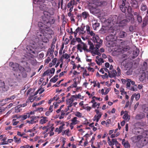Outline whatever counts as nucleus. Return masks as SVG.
<instances>
[{
  "instance_id": "nucleus-51",
  "label": "nucleus",
  "mask_w": 148,
  "mask_h": 148,
  "mask_svg": "<svg viewBox=\"0 0 148 148\" xmlns=\"http://www.w3.org/2000/svg\"><path fill=\"white\" fill-rule=\"evenodd\" d=\"M134 96L135 97L136 100V101H138L140 98V95L138 93L136 95H135Z\"/></svg>"
},
{
  "instance_id": "nucleus-40",
  "label": "nucleus",
  "mask_w": 148,
  "mask_h": 148,
  "mask_svg": "<svg viewBox=\"0 0 148 148\" xmlns=\"http://www.w3.org/2000/svg\"><path fill=\"white\" fill-rule=\"evenodd\" d=\"M14 141L16 143H19L21 141V138H18L16 136H14Z\"/></svg>"
},
{
  "instance_id": "nucleus-29",
  "label": "nucleus",
  "mask_w": 148,
  "mask_h": 148,
  "mask_svg": "<svg viewBox=\"0 0 148 148\" xmlns=\"http://www.w3.org/2000/svg\"><path fill=\"white\" fill-rule=\"evenodd\" d=\"M77 118L76 117H75L73 118L71 120V121L72 122L71 123V124H73L74 125H75L78 123V122L79 121L77 120Z\"/></svg>"
},
{
  "instance_id": "nucleus-10",
  "label": "nucleus",
  "mask_w": 148,
  "mask_h": 148,
  "mask_svg": "<svg viewBox=\"0 0 148 148\" xmlns=\"http://www.w3.org/2000/svg\"><path fill=\"white\" fill-rule=\"evenodd\" d=\"M87 46L86 44L83 42H81L80 44L77 45V49L80 52H82V50L84 51L88 52L90 51V50L87 49Z\"/></svg>"
},
{
  "instance_id": "nucleus-38",
  "label": "nucleus",
  "mask_w": 148,
  "mask_h": 148,
  "mask_svg": "<svg viewBox=\"0 0 148 148\" xmlns=\"http://www.w3.org/2000/svg\"><path fill=\"white\" fill-rule=\"evenodd\" d=\"M65 112L62 110L61 111V115L59 117L60 119H63L64 118V115L65 114Z\"/></svg>"
},
{
  "instance_id": "nucleus-37",
  "label": "nucleus",
  "mask_w": 148,
  "mask_h": 148,
  "mask_svg": "<svg viewBox=\"0 0 148 148\" xmlns=\"http://www.w3.org/2000/svg\"><path fill=\"white\" fill-rule=\"evenodd\" d=\"M97 63L99 65H100L102 64V63H103L104 61L103 59L101 58L98 59V60H96Z\"/></svg>"
},
{
  "instance_id": "nucleus-39",
  "label": "nucleus",
  "mask_w": 148,
  "mask_h": 148,
  "mask_svg": "<svg viewBox=\"0 0 148 148\" xmlns=\"http://www.w3.org/2000/svg\"><path fill=\"white\" fill-rule=\"evenodd\" d=\"M76 18L77 19L78 21H81L82 20V18L81 14H77Z\"/></svg>"
},
{
  "instance_id": "nucleus-41",
  "label": "nucleus",
  "mask_w": 148,
  "mask_h": 148,
  "mask_svg": "<svg viewBox=\"0 0 148 148\" xmlns=\"http://www.w3.org/2000/svg\"><path fill=\"white\" fill-rule=\"evenodd\" d=\"M70 57V55H69L66 53L63 54L62 56V57H64V58L67 59Z\"/></svg>"
},
{
  "instance_id": "nucleus-57",
  "label": "nucleus",
  "mask_w": 148,
  "mask_h": 148,
  "mask_svg": "<svg viewBox=\"0 0 148 148\" xmlns=\"http://www.w3.org/2000/svg\"><path fill=\"white\" fill-rule=\"evenodd\" d=\"M12 128V127L11 126H10L8 127H5V130L7 131H9L11 130Z\"/></svg>"
},
{
  "instance_id": "nucleus-46",
  "label": "nucleus",
  "mask_w": 148,
  "mask_h": 148,
  "mask_svg": "<svg viewBox=\"0 0 148 148\" xmlns=\"http://www.w3.org/2000/svg\"><path fill=\"white\" fill-rule=\"evenodd\" d=\"M130 89L133 91H136L137 89V86L136 85H134L133 87L130 88Z\"/></svg>"
},
{
  "instance_id": "nucleus-19",
  "label": "nucleus",
  "mask_w": 148,
  "mask_h": 148,
  "mask_svg": "<svg viewBox=\"0 0 148 148\" xmlns=\"http://www.w3.org/2000/svg\"><path fill=\"white\" fill-rule=\"evenodd\" d=\"M139 50L138 49L136 48L134 49L133 52L132 54L133 56L132 58L134 59L135 58H136L138 55L139 53Z\"/></svg>"
},
{
  "instance_id": "nucleus-36",
  "label": "nucleus",
  "mask_w": 148,
  "mask_h": 148,
  "mask_svg": "<svg viewBox=\"0 0 148 148\" xmlns=\"http://www.w3.org/2000/svg\"><path fill=\"white\" fill-rule=\"evenodd\" d=\"M66 101V104H72L74 101V100L72 99V98H70L69 99H67Z\"/></svg>"
},
{
  "instance_id": "nucleus-60",
  "label": "nucleus",
  "mask_w": 148,
  "mask_h": 148,
  "mask_svg": "<svg viewBox=\"0 0 148 148\" xmlns=\"http://www.w3.org/2000/svg\"><path fill=\"white\" fill-rule=\"evenodd\" d=\"M5 86V83L4 82H2L0 80V87H4Z\"/></svg>"
},
{
  "instance_id": "nucleus-21",
  "label": "nucleus",
  "mask_w": 148,
  "mask_h": 148,
  "mask_svg": "<svg viewBox=\"0 0 148 148\" xmlns=\"http://www.w3.org/2000/svg\"><path fill=\"white\" fill-rule=\"evenodd\" d=\"M81 14L82 18H83L84 20L86 19L89 16L88 12L86 11H84L82 12Z\"/></svg>"
},
{
  "instance_id": "nucleus-18",
  "label": "nucleus",
  "mask_w": 148,
  "mask_h": 148,
  "mask_svg": "<svg viewBox=\"0 0 148 148\" xmlns=\"http://www.w3.org/2000/svg\"><path fill=\"white\" fill-rule=\"evenodd\" d=\"M40 119H41L39 121V123L40 124H45L48 121V118L47 117L42 116L40 117Z\"/></svg>"
},
{
  "instance_id": "nucleus-49",
  "label": "nucleus",
  "mask_w": 148,
  "mask_h": 148,
  "mask_svg": "<svg viewBox=\"0 0 148 148\" xmlns=\"http://www.w3.org/2000/svg\"><path fill=\"white\" fill-rule=\"evenodd\" d=\"M123 118L125 120H129L130 119L129 118L127 114H125L123 116Z\"/></svg>"
},
{
  "instance_id": "nucleus-12",
  "label": "nucleus",
  "mask_w": 148,
  "mask_h": 148,
  "mask_svg": "<svg viewBox=\"0 0 148 148\" xmlns=\"http://www.w3.org/2000/svg\"><path fill=\"white\" fill-rule=\"evenodd\" d=\"M100 0H89L92 3L97 6H101L104 5L106 4L105 1H99Z\"/></svg>"
},
{
  "instance_id": "nucleus-63",
  "label": "nucleus",
  "mask_w": 148,
  "mask_h": 148,
  "mask_svg": "<svg viewBox=\"0 0 148 148\" xmlns=\"http://www.w3.org/2000/svg\"><path fill=\"white\" fill-rule=\"evenodd\" d=\"M116 69L117 71V73L118 75H121V70L119 67H117Z\"/></svg>"
},
{
  "instance_id": "nucleus-5",
  "label": "nucleus",
  "mask_w": 148,
  "mask_h": 148,
  "mask_svg": "<svg viewBox=\"0 0 148 148\" xmlns=\"http://www.w3.org/2000/svg\"><path fill=\"white\" fill-rule=\"evenodd\" d=\"M108 32L109 34V36L106 37V40L108 41H112L114 38V37L116 34V32L115 30L113 29L112 27H110L108 30ZM109 45H110V43L109 42H107ZM111 45H109L108 47H110Z\"/></svg>"
},
{
  "instance_id": "nucleus-4",
  "label": "nucleus",
  "mask_w": 148,
  "mask_h": 148,
  "mask_svg": "<svg viewBox=\"0 0 148 148\" xmlns=\"http://www.w3.org/2000/svg\"><path fill=\"white\" fill-rule=\"evenodd\" d=\"M43 15L41 17V21L44 23L46 24L48 26L50 27L51 24L54 23L55 19L50 16V13L47 11L43 12Z\"/></svg>"
},
{
  "instance_id": "nucleus-45",
  "label": "nucleus",
  "mask_w": 148,
  "mask_h": 148,
  "mask_svg": "<svg viewBox=\"0 0 148 148\" xmlns=\"http://www.w3.org/2000/svg\"><path fill=\"white\" fill-rule=\"evenodd\" d=\"M147 7L146 5H143L141 6L140 9L143 11H145L147 9Z\"/></svg>"
},
{
  "instance_id": "nucleus-55",
  "label": "nucleus",
  "mask_w": 148,
  "mask_h": 148,
  "mask_svg": "<svg viewBox=\"0 0 148 148\" xmlns=\"http://www.w3.org/2000/svg\"><path fill=\"white\" fill-rule=\"evenodd\" d=\"M87 33L88 34H90L91 36H94L95 35V34L92 31H90Z\"/></svg>"
},
{
  "instance_id": "nucleus-16",
  "label": "nucleus",
  "mask_w": 148,
  "mask_h": 148,
  "mask_svg": "<svg viewBox=\"0 0 148 148\" xmlns=\"http://www.w3.org/2000/svg\"><path fill=\"white\" fill-rule=\"evenodd\" d=\"M96 6V7H92L90 8V11L91 13L93 14H98L100 12V10L98 8V6Z\"/></svg>"
},
{
  "instance_id": "nucleus-61",
  "label": "nucleus",
  "mask_w": 148,
  "mask_h": 148,
  "mask_svg": "<svg viewBox=\"0 0 148 148\" xmlns=\"http://www.w3.org/2000/svg\"><path fill=\"white\" fill-rule=\"evenodd\" d=\"M50 73L49 70H47L45 71L43 74V76H45L46 75H48Z\"/></svg>"
},
{
  "instance_id": "nucleus-64",
  "label": "nucleus",
  "mask_w": 148,
  "mask_h": 148,
  "mask_svg": "<svg viewBox=\"0 0 148 148\" xmlns=\"http://www.w3.org/2000/svg\"><path fill=\"white\" fill-rule=\"evenodd\" d=\"M143 112L148 114V107L143 108Z\"/></svg>"
},
{
  "instance_id": "nucleus-24",
  "label": "nucleus",
  "mask_w": 148,
  "mask_h": 148,
  "mask_svg": "<svg viewBox=\"0 0 148 148\" xmlns=\"http://www.w3.org/2000/svg\"><path fill=\"white\" fill-rule=\"evenodd\" d=\"M29 117H30V116L29 114L28 115L27 113H25L24 115L19 116V118H21L22 120H24L26 119L27 118Z\"/></svg>"
},
{
  "instance_id": "nucleus-17",
  "label": "nucleus",
  "mask_w": 148,
  "mask_h": 148,
  "mask_svg": "<svg viewBox=\"0 0 148 148\" xmlns=\"http://www.w3.org/2000/svg\"><path fill=\"white\" fill-rule=\"evenodd\" d=\"M75 1L73 0H71L68 3L67 6L68 8H70L69 10V11L72 12L73 11L74 6L75 5Z\"/></svg>"
},
{
  "instance_id": "nucleus-14",
  "label": "nucleus",
  "mask_w": 148,
  "mask_h": 148,
  "mask_svg": "<svg viewBox=\"0 0 148 148\" xmlns=\"http://www.w3.org/2000/svg\"><path fill=\"white\" fill-rule=\"evenodd\" d=\"M95 111L96 112L97 114L95 115L93 119V121H96L97 123L98 122L99 119L101 118L102 114L98 109H95Z\"/></svg>"
},
{
  "instance_id": "nucleus-59",
  "label": "nucleus",
  "mask_w": 148,
  "mask_h": 148,
  "mask_svg": "<svg viewBox=\"0 0 148 148\" xmlns=\"http://www.w3.org/2000/svg\"><path fill=\"white\" fill-rule=\"evenodd\" d=\"M49 71L50 73L51 74H54L55 71V69L54 68H52Z\"/></svg>"
},
{
  "instance_id": "nucleus-1",
  "label": "nucleus",
  "mask_w": 148,
  "mask_h": 148,
  "mask_svg": "<svg viewBox=\"0 0 148 148\" xmlns=\"http://www.w3.org/2000/svg\"><path fill=\"white\" fill-rule=\"evenodd\" d=\"M9 65L12 68V69L16 72L14 75L16 78H25L27 77V74L25 69L18 64L10 62Z\"/></svg>"
},
{
  "instance_id": "nucleus-22",
  "label": "nucleus",
  "mask_w": 148,
  "mask_h": 148,
  "mask_svg": "<svg viewBox=\"0 0 148 148\" xmlns=\"http://www.w3.org/2000/svg\"><path fill=\"white\" fill-rule=\"evenodd\" d=\"M118 35L120 38H123L127 36V34L125 32L121 31L119 33Z\"/></svg>"
},
{
  "instance_id": "nucleus-15",
  "label": "nucleus",
  "mask_w": 148,
  "mask_h": 148,
  "mask_svg": "<svg viewBox=\"0 0 148 148\" xmlns=\"http://www.w3.org/2000/svg\"><path fill=\"white\" fill-rule=\"evenodd\" d=\"M45 2V0H33V2L35 4H37L40 5V9H43L42 8V5L44 7L45 4L44 3Z\"/></svg>"
},
{
  "instance_id": "nucleus-30",
  "label": "nucleus",
  "mask_w": 148,
  "mask_h": 148,
  "mask_svg": "<svg viewBox=\"0 0 148 148\" xmlns=\"http://www.w3.org/2000/svg\"><path fill=\"white\" fill-rule=\"evenodd\" d=\"M145 115L144 113H142L139 114L136 116V118L137 119H140L144 117Z\"/></svg>"
},
{
  "instance_id": "nucleus-26",
  "label": "nucleus",
  "mask_w": 148,
  "mask_h": 148,
  "mask_svg": "<svg viewBox=\"0 0 148 148\" xmlns=\"http://www.w3.org/2000/svg\"><path fill=\"white\" fill-rule=\"evenodd\" d=\"M94 44L92 42L90 41H88V44L90 45L89 48V50H90V51L91 50H93L94 49V45L95 44V43Z\"/></svg>"
},
{
  "instance_id": "nucleus-35",
  "label": "nucleus",
  "mask_w": 148,
  "mask_h": 148,
  "mask_svg": "<svg viewBox=\"0 0 148 148\" xmlns=\"http://www.w3.org/2000/svg\"><path fill=\"white\" fill-rule=\"evenodd\" d=\"M130 82H131V80L130 79H127L126 80L127 88H129L130 89Z\"/></svg>"
},
{
  "instance_id": "nucleus-34",
  "label": "nucleus",
  "mask_w": 148,
  "mask_h": 148,
  "mask_svg": "<svg viewBox=\"0 0 148 148\" xmlns=\"http://www.w3.org/2000/svg\"><path fill=\"white\" fill-rule=\"evenodd\" d=\"M111 143L112 146L114 145V144L116 145L119 144V142L116 140V139H112L111 141Z\"/></svg>"
},
{
  "instance_id": "nucleus-48",
  "label": "nucleus",
  "mask_w": 148,
  "mask_h": 148,
  "mask_svg": "<svg viewBox=\"0 0 148 148\" xmlns=\"http://www.w3.org/2000/svg\"><path fill=\"white\" fill-rule=\"evenodd\" d=\"M123 146H124V147H125V148H128V147H130V145L128 141H127L124 144Z\"/></svg>"
},
{
  "instance_id": "nucleus-43",
  "label": "nucleus",
  "mask_w": 148,
  "mask_h": 148,
  "mask_svg": "<svg viewBox=\"0 0 148 148\" xmlns=\"http://www.w3.org/2000/svg\"><path fill=\"white\" fill-rule=\"evenodd\" d=\"M16 96L14 95H13L11 96L10 97L8 98L5 99V100L6 101H7L9 100H12L14 99L15 98Z\"/></svg>"
},
{
  "instance_id": "nucleus-56",
  "label": "nucleus",
  "mask_w": 148,
  "mask_h": 148,
  "mask_svg": "<svg viewBox=\"0 0 148 148\" xmlns=\"http://www.w3.org/2000/svg\"><path fill=\"white\" fill-rule=\"evenodd\" d=\"M42 129L43 130H45L44 132V133L45 134L48 131V129L47 128V127L44 126L42 127Z\"/></svg>"
},
{
  "instance_id": "nucleus-47",
  "label": "nucleus",
  "mask_w": 148,
  "mask_h": 148,
  "mask_svg": "<svg viewBox=\"0 0 148 148\" xmlns=\"http://www.w3.org/2000/svg\"><path fill=\"white\" fill-rule=\"evenodd\" d=\"M75 115L77 116L80 118L82 116V114L79 112H76L75 113Z\"/></svg>"
},
{
  "instance_id": "nucleus-11",
  "label": "nucleus",
  "mask_w": 148,
  "mask_h": 148,
  "mask_svg": "<svg viewBox=\"0 0 148 148\" xmlns=\"http://www.w3.org/2000/svg\"><path fill=\"white\" fill-rule=\"evenodd\" d=\"M27 50L29 52L30 54L32 53L34 55L35 57L37 56L38 52L36 51L35 48L34 47L30 45H27L26 47ZM34 56V55H33Z\"/></svg>"
},
{
  "instance_id": "nucleus-54",
  "label": "nucleus",
  "mask_w": 148,
  "mask_h": 148,
  "mask_svg": "<svg viewBox=\"0 0 148 148\" xmlns=\"http://www.w3.org/2000/svg\"><path fill=\"white\" fill-rule=\"evenodd\" d=\"M97 49L96 50H95V53L96 55H98L99 56H100L101 55V53H100L98 50V49Z\"/></svg>"
},
{
  "instance_id": "nucleus-32",
  "label": "nucleus",
  "mask_w": 148,
  "mask_h": 148,
  "mask_svg": "<svg viewBox=\"0 0 148 148\" xmlns=\"http://www.w3.org/2000/svg\"><path fill=\"white\" fill-rule=\"evenodd\" d=\"M54 51V50L53 49H50L49 48L48 50L47 53V55H49V56H53V53Z\"/></svg>"
},
{
  "instance_id": "nucleus-53",
  "label": "nucleus",
  "mask_w": 148,
  "mask_h": 148,
  "mask_svg": "<svg viewBox=\"0 0 148 148\" xmlns=\"http://www.w3.org/2000/svg\"><path fill=\"white\" fill-rule=\"evenodd\" d=\"M39 117L38 116H33L30 117V118L33 120L35 121L38 118H39Z\"/></svg>"
},
{
  "instance_id": "nucleus-8",
  "label": "nucleus",
  "mask_w": 148,
  "mask_h": 148,
  "mask_svg": "<svg viewBox=\"0 0 148 148\" xmlns=\"http://www.w3.org/2000/svg\"><path fill=\"white\" fill-rule=\"evenodd\" d=\"M120 8L121 11L124 13L127 12L130 14L131 13L132 8L129 4H121L120 5Z\"/></svg>"
},
{
  "instance_id": "nucleus-58",
  "label": "nucleus",
  "mask_w": 148,
  "mask_h": 148,
  "mask_svg": "<svg viewBox=\"0 0 148 148\" xmlns=\"http://www.w3.org/2000/svg\"><path fill=\"white\" fill-rule=\"evenodd\" d=\"M86 30L87 33L90 31V27L88 25H87L86 26Z\"/></svg>"
},
{
  "instance_id": "nucleus-42",
  "label": "nucleus",
  "mask_w": 148,
  "mask_h": 148,
  "mask_svg": "<svg viewBox=\"0 0 148 148\" xmlns=\"http://www.w3.org/2000/svg\"><path fill=\"white\" fill-rule=\"evenodd\" d=\"M137 20L138 23H140L142 22V16L139 15H138L137 16Z\"/></svg>"
},
{
  "instance_id": "nucleus-20",
  "label": "nucleus",
  "mask_w": 148,
  "mask_h": 148,
  "mask_svg": "<svg viewBox=\"0 0 148 148\" xmlns=\"http://www.w3.org/2000/svg\"><path fill=\"white\" fill-rule=\"evenodd\" d=\"M8 82L9 84L11 86H13L14 84L16 83V79L12 77H10L8 79Z\"/></svg>"
},
{
  "instance_id": "nucleus-62",
  "label": "nucleus",
  "mask_w": 148,
  "mask_h": 148,
  "mask_svg": "<svg viewBox=\"0 0 148 148\" xmlns=\"http://www.w3.org/2000/svg\"><path fill=\"white\" fill-rule=\"evenodd\" d=\"M57 60V58H55L52 60V63L53 65H54L55 64H56V62Z\"/></svg>"
},
{
  "instance_id": "nucleus-44",
  "label": "nucleus",
  "mask_w": 148,
  "mask_h": 148,
  "mask_svg": "<svg viewBox=\"0 0 148 148\" xmlns=\"http://www.w3.org/2000/svg\"><path fill=\"white\" fill-rule=\"evenodd\" d=\"M100 105V103H97L96 102H95L92 105V107L94 108H95L96 107H97V106H98L97 107V108L98 109L99 108V106Z\"/></svg>"
},
{
  "instance_id": "nucleus-7",
  "label": "nucleus",
  "mask_w": 148,
  "mask_h": 148,
  "mask_svg": "<svg viewBox=\"0 0 148 148\" xmlns=\"http://www.w3.org/2000/svg\"><path fill=\"white\" fill-rule=\"evenodd\" d=\"M143 69H145V71L147 73H143L139 78V80L140 81L143 82L144 80H146V78L148 79V66L146 62H144L143 64Z\"/></svg>"
},
{
  "instance_id": "nucleus-33",
  "label": "nucleus",
  "mask_w": 148,
  "mask_h": 148,
  "mask_svg": "<svg viewBox=\"0 0 148 148\" xmlns=\"http://www.w3.org/2000/svg\"><path fill=\"white\" fill-rule=\"evenodd\" d=\"M100 24L99 23L96 22L92 24V27L94 30H96L97 28L99 27Z\"/></svg>"
},
{
  "instance_id": "nucleus-6",
  "label": "nucleus",
  "mask_w": 148,
  "mask_h": 148,
  "mask_svg": "<svg viewBox=\"0 0 148 148\" xmlns=\"http://www.w3.org/2000/svg\"><path fill=\"white\" fill-rule=\"evenodd\" d=\"M38 26L40 29V30H41V31L45 30L50 32V33L49 34L51 35L53 34V31L49 28L50 27L48 26L46 24L42 22H38Z\"/></svg>"
},
{
  "instance_id": "nucleus-25",
  "label": "nucleus",
  "mask_w": 148,
  "mask_h": 148,
  "mask_svg": "<svg viewBox=\"0 0 148 148\" xmlns=\"http://www.w3.org/2000/svg\"><path fill=\"white\" fill-rule=\"evenodd\" d=\"M43 31H41L37 30L36 32V34L37 37L39 38H41L43 35V34L42 32Z\"/></svg>"
},
{
  "instance_id": "nucleus-52",
  "label": "nucleus",
  "mask_w": 148,
  "mask_h": 148,
  "mask_svg": "<svg viewBox=\"0 0 148 148\" xmlns=\"http://www.w3.org/2000/svg\"><path fill=\"white\" fill-rule=\"evenodd\" d=\"M76 42V40H75V38H73L71 41V44L74 45H75V43Z\"/></svg>"
},
{
  "instance_id": "nucleus-27",
  "label": "nucleus",
  "mask_w": 148,
  "mask_h": 148,
  "mask_svg": "<svg viewBox=\"0 0 148 148\" xmlns=\"http://www.w3.org/2000/svg\"><path fill=\"white\" fill-rule=\"evenodd\" d=\"M21 106L20 105H18L15 107V112L17 113L21 111L22 110L21 108Z\"/></svg>"
},
{
  "instance_id": "nucleus-50",
  "label": "nucleus",
  "mask_w": 148,
  "mask_h": 148,
  "mask_svg": "<svg viewBox=\"0 0 148 148\" xmlns=\"http://www.w3.org/2000/svg\"><path fill=\"white\" fill-rule=\"evenodd\" d=\"M111 73L112 74L114 77H116V74H117V72L115 70H112L111 72Z\"/></svg>"
},
{
  "instance_id": "nucleus-28",
  "label": "nucleus",
  "mask_w": 148,
  "mask_h": 148,
  "mask_svg": "<svg viewBox=\"0 0 148 148\" xmlns=\"http://www.w3.org/2000/svg\"><path fill=\"white\" fill-rule=\"evenodd\" d=\"M132 4L135 8H137L138 7V3L136 0H134L132 1Z\"/></svg>"
},
{
  "instance_id": "nucleus-2",
  "label": "nucleus",
  "mask_w": 148,
  "mask_h": 148,
  "mask_svg": "<svg viewBox=\"0 0 148 148\" xmlns=\"http://www.w3.org/2000/svg\"><path fill=\"white\" fill-rule=\"evenodd\" d=\"M136 132L137 134L139 133L142 134L133 137V138L134 140L133 141L135 143L138 142L140 143L141 141L142 146H144L146 145L148 142L146 138V137L147 135V131H144L143 129L138 128L136 129Z\"/></svg>"
},
{
  "instance_id": "nucleus-13",
  "label": "nucleus",
  "mask_w": 148,
  "mask_h": 148,
  "mask_svg": "<svg viewBox=\"0 0 148 148\" xmlns=\"http://www.w3.org/2000/svg\"><path fill=\"white\" fill-rule=\"evenodd\" d=\"M126 70L127 71L126 72V74L127 75H130L132 74L133 72L132 66L130 63L126 64L125 66Z\"/></svg>"
},
{
  "instance_id": "nucleus-9",
  "label": "nucleus",
  "mask_w": 148,
  "mask_h": 148,
  "mask_svg": "<svg viewBox=\"0 0 148 148\" xmlns=\"http://www.w3.org/2000/svg\"><path fill=\"white\" fill-rule=\"evenodd\" d=\"M93 40L94 43H96L95 44V48L98 49L102 44L103 40L101 39H100L99 36L95 35L93 37Z\"/></svg>"
},
{
  "instance_id": "nucleus-3",
  "label": "nucleus",
  "mask_w": 148,
  "mask_h": 148,
  "mask_svg": "<svg viewBox=\"0 0 148 148\" xmlns=\"http://www.w3.org/2000/svg\"><path fill=\"white\" fill-rule=\"evenodd\" d=\"M130 21V19L127 18H125L124 15L123 14H120L118 16L114 15L112 18V22L113 24H118V26L121 27L126 26L127 23Z\"/></svg>"
},
{
  "instance_id": "nucleus-31",
  "label": "nucleus",
  "mask_w": 148,
  "mask_h": 148,
  "mask_svg": "<svg viewBox=\"0 0 148 148\" xmlns=\"http://www.w3.org/2000/svg\"><path fill=\"white\" fill-rule=\"evenodd\" d=\"M58 77V75H56L50 79V81L51 82H53V83L56 82L58 79V78H57Z\"/></svg>"
},
{
  "instance_id": "nucleus-23",
  "label": "nucleus",
  "mask_w": 148,
  "mask_h": 148,
  "mask_svg": "<svg viewBox=\"0 0 148 148\" xmlns=\"http://www.w3.org/2000/svg\"><path fill=\"white\" fill-rule=\"evenodd\" d=\"M84 27H84H78L76 29V31L77 32H79L80 34H83L85 32V31H84Z\"/></svg>"
}]
</instances>
